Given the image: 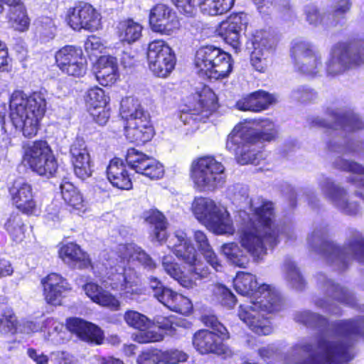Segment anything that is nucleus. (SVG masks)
I'll use <instances>...</instances> for the list:
<instances>
[{"instance_id": "f8f14e48", "label": "nucleus", "mask_w": 364, "mask_h": 364, "mask_svg": "<svg viewBox=\"0 0 364 364\" xmlns=\"http://www.w3.org/2000/svg\"><path fill=\"white\" fill-rule=\"evenodd\" d=\"M24 160L31 169L47 178L53 177L58 169L57 161L46 140L30 141L23 145Z\"/></svg>"}, {"instance_id": "1a4fd4ad", "label": "nucleus", "mask_w": 364, "mask_h": 364, "mask_svg": "<svg viewBox=\"0 0 364 364\" xmlns=\"http://www.w3.org/2000/svg\"><path fill=\"white\" fill-rule=\"evenodd\" d=\"M194 62L198 75L210 80L225 78L232 71L231 55L213 45L200 47L196 53Z\"/></svg>"}, {"instance_id": "5fc2aeb1", "label": "nucleus", "mask_w": 364, "mask_h": 364, "mask_svg": "<svg viewBox=\"0 0 364 364\" xmlns=\"http://www.w3.org/2000/svg\"><path fill=\"white\" fill-rule=\"evenodd\" d=\"M193 309L191 300L182 294L175 296V300L171 305V310L178 312L183 315H188Z\"/></svg>"}, {"instance_id": "f704fd0d", "label": "nucleus", "mask_w": 364, "mask_h": 364, "mask_svg": "<svg viewBox=\"0 0 364 364\" xmlns=\"http://www.w3.org/2000/svg\"><path fill=\"white\" fill-rule=\"evenodd\" d=\"M117 61V58L112 55L98 58L96 78L100 85L108 86L116 82L119 77Z\"/></svg>"}, {"instance_id": "c03bdc74", "label": "nucleus", "mask_w": 364, "mask_h": 364, "mask_svg": "<svg viewBox=\"0 0 364 364\" xmlns=\"http://www.w3.org/2000/svg\"><path fill=\"white\" fill-rule=\"evenodd\" d=\"M291 97L301 104H308L314 102L318 98V93L309 85H298L292 90Z\"/></svg>"}, {"instance_id": "338daca9", "label": "nucleus", "mask_w": 364, "mask_h": 364, "mask_svg": "<svg viewBox=\"0 0 364 364\" xmlns=\"http://www.w3.org/2000/svg\"><path fill=\"white\" fill-rule=\"evenodd\" d=\"M91 114L95 122L101 126L106 124L110 117L109 109L107 108V106L100 109H92Z\"/></svg>"}, {"instance_id": "7ed1b4c3", "label": "nucleus", "mask_w": 364, "mask_h": 364, "mask_svg": "<svg viewBox=\"0 0 364 364\" xmlns=\"http://www.w3.org/2000/svg\"><path fill=\"white\" fill-rule=\"evenodd\" d=\"M363 321H346L327 331L316 345L302 343L293 346L285 355L286 364H346L353 358L350 346L343 337L352 334L364 336Z\"/></svg>"}, {"instance_id": "774afa93", "label": "nucleus", "mask_w": 364, "mask_h": 364, "mask_svg": "<svg viewBox=\"0 0 364 364\" xmlns=\"http://www.w3.org/2000/svg\"><path fill=\"white\" fill-rule=\"evenodd\" d=\"M347 181L357 188L355 195L364 200V178L360 176H352L347 178Z\"/></svg>"}, {"instance_id": "72a5a7b5", "label": "nucleus", "mask_w": 364, "mask_h": 364, "mask_svg": "<svg viewBox=\"0 0 364 364\" xmlns=\"http://www.w3.org/2000/svg\"><path fill=\"white\" fill-rule=\"evenodd\" d=\"M142 218L150 226L152 242L161 243L166 239L168 222L161 212L150 209L143 213Z\"/></svg>"}, {"instance_id": "7c9ffc66", "label": "nucleus", "mask_w": 364, "mask_h": 364, "mask_svg": "<svg viewBox=\"0 0 364 364\" xmlns=\"http://www.w3.org/2000/svg\"><path fill=\"white\" fill-rule=\"evenodd\" d=\"M107 177L111 184L119 189L130 190L132 181L127 166L119 158H114L107 167Z\"/></svg>"}, {"instance_id": "052dcab7", "label": "nucleus", "mask_w": 364, "mask_h": 364, "mask_svg": "<svg viewBox=\"0 0 364 364\" xmlns=\"http://www.w3.org/2000/svg\"><path fill=\"white\" fill-rule=\"evenodd\" d=\"M274 5L284 19L289 20L294 17V11L289 0H275Z\"/></svg>"}, {"instance_id": "a878e982", "label": "nucleus", "mask_w": 364, "mask_h": 364, "mask_svg": "<svg viewBox=\"0 0 364 364\" xmlns=\"http://www.w3.org/2000/svg\"><path fill=\"white\" fill-rule=\"evenodd\" d=\"M70 154L75 176L82 181L90 177L92 168L85 140L77 137L70 145Z\"/></svg>"}, {"instance_id": "bf43d9fd", "label": "nucleus", "mask_w": 364, "mask_h": 364, "mask_svg": "<svg viewBox=\"0 0 364 364\" xmlns=\"http://www.w3.org/2000/svg\"><path fill=\"white\" fill-rule=\"evenodd\" d=\"M215 293L219 296L220 301L223 305L232 307L235 304V296L225 286L221 284L217 286Z\"/></svg>"}, {"instance_id": "4be33fe9", "label": "nucleus", "mask_w": 364, "mask_h": 364, "mask_svg": "<svg viewBox=\"0 0 364 364\" xmlns=\"http://www.w3.org/2000/svg\"><path fill=\"white\" fill-rule=\"evenodd\" d=\"M225 338L212 331L202 329L193 335L192 342L196 350L201 354L229 355L230 350L223 343Z\"/></svg>"}, {"instance_id": "aec40b11", "label": "nucleus", "mask_w": 364, "mask_h": 364, "mask_svg": "<svg viewBox=\"0 0 364 364\" xmlns=\"http://www.w3.org/2000/svg\"><path fill=\"white\" fill-rule=\"evenodd\" d=\"M126 163L136 173L151 179H158L164 175V170L161 163L134 148L127 150Z\"/></svg>"}, {"instance_id": "20e7f679", "label": "nucleus", "mask_w": 364, "mask_h": 364, "mask_svg": "<svg viewBox=\"0 0 364 364\" xmlns=\"http://www.w3.org/2000/svg\"><path fill=\"white\" fill-rule=\"evenodd\" d=\"M233 283L238 294L250 296L249 304L240 306V319L258 335L270 334L272 327L267 315L280 309L277 293L267 284L257 287L255 276L250 273L238 272Z\"/></svg>"}, {"instance_id": "b1692460", "label": "nucleus", "mask_w": 364, "mask_h": 364, "mask_svg": "<svg viewBox=\"0 0 364 364\" xmlns=\"http://www.w3.org/2000/svg\"><path fill=\"white\" fill-rule=\"evenodd\" d=\"M13 203L17 209L26 215H35L36 202L33 198L31 185L23 179H18L9 188Z\"/></svg>"}, {"instance_id": "9b49d317", "label": "nucleus", "mask_w": 364, "mask_h": 364, "mask_svg": "<svg viewBox=\"0 0 364 364\" xmlns=\"http://www.w3.org/2000/svg\"><path fill=\"white\" fill-rule=\"evenodd\" d=\"M225 167L212 156L198 159L192 164L191 178L200 191H211L225 181Z\"/></svg>"}, {"instance_id": "a19ab883", "label": "nucleus", "mask_w": 364, "mask_h": 364, "mask_svg": "<svg viewBox=\"0 0 364 364\" xmlns=\"http://www.w3.org/2000/svg\"><path fill=\"white\" fill-rule=\"evenodd\" d=\"M4 228L15 241H21L24 237L26 225L21 214L13 212L7 218Z\"/></svg>"}, {"instance_id": "e2e57ef3", "label": "nucleus", "mask_w": 364, "mask_h": 364, "mask_svg": "<svg viewBox=\"0 0 364 364\" xmlns=\"http://www.w3.org/2000/svg\"><path fill=\"white\" fill-rule=\"evenodd\" d=\"M297 320L306 324L315 326H320L326 322L325 319L318 314L309 311L301 313Z\"/></svg>"}, {"instance_id": "c9c22d12", "label": "nucleus", "mask_w": 364, "mask_h": 364, "mask_svg": "<svg viewBox=\"0 0 364 364\" xmlns=\"http://www.w3.org/2000/svg\"><path fill=\"white\" fill-rule=\"evenodd\" d=\"M86 295L95 303L112 310H117L120 306L119 300L94 282H87L83 286Z\"/></svg>"}, {"instance_id": "0e129e2a", "label": "nucleus", "mask_w": 364, "mask_h": 364, "mask_svg": "<svg viewBox=\"0 0 364 364\" xmlns=\"http://www.w3.org/2000/svg\"><path fill=\"white\" fill-rule=\"evenodd\" d=\"M178 294H179L173 291L171 289L164 287L159 294V295L156 296L155 297L161 304L171 309V305H173V303L175 300V296H178Z\"/></svg>"}, {"instance_id": "6e6d98bb", "label": "nucleus", "mask_w": 364, "mask_h": 364, "mask_svg": "<svg viewBox=\"0 0 364 364\" xmlns=\"http://www.w3.org/2000/svg\"><path fill=\"white\" fill-rule=\"evenodd\" d=\"M63 325L53 318H47L41 331L48 333V339L55 340V337L61 332Z\"/></svg>"}, {"instance_id": "37998d69", "label": "nucleus", "mask_w": 364, "mask_h": 364, "mask_svg": "<svg viewBox=\"0 0 364 364\" xmlns=\"http://www.w3.org/2000/svg\"><path fill=\"white\" fill-rule=\"evenodd\" d=\"M59 257L73 268H87L91 264L90 259L85 252H59Z\"/></svg>"}, {"instance_id": "49530a36", "label": "nucleus", "mask_w": 364, "mask_h": 364, "mask_svg": "<svg viewBox=\"0 0 364 364\" xmlns=\"http://www.w3.org/2000/svg\"><path fill=\"white\" fill-rule=\"evenodd\" d=\"M16 319L12 310L10 308H5L0 313V332L2 334L16 332Z\"/></svg>"}, {"instance_id": "603ef678", "label": "nucleus", "mask_w": 364, "mask_h": 364, "mask_svg": "<svg viewBox=\"0 0 364 364\" xmlns=\"http://www.w3.org/2000/svg\"><path fill=\"white\" fill-rule=\"evenodd\" d=\"M350 250H364V237L363 235L355 229H350L345 242Z\"/></svg>"}, {"instance_id": "6e6552de", "label": "nucleus", "mask_w": 364, "mask_h": 364, "mask_svg": "<svg viewBox=\"0 0 364 364\" xmlns=\"http://www.w3.org/2000/svg\"><path fill=\"white\" fill-rule=\"evenodd\" d=\"M119 113L126 122L124 134L129 141L144 144L152 139L154 130L150 114L138 100L132 97L122 99Z\"/></svg>"}, {"instance_id": "69168bd1", "label": "nucleus", "mask_w": 364, "mask_h": 364, "mask_svg": "<svg viewBox=\"0 0 364 364\" xmlns=\"http://www.w3.org/2000/svg\"><path fill=\"white\" fill-rule=\"evenodd\" d=\"M54 364H76L74 357L66 351H56L51 354Z\"/></svg>"}, {"instance_id": "f3484780", "label": "nucleus", "mask_w": 364, "mask_h": 364, "mask_svg": "<svg viewBox=\"0 0 364 364\" xmlns=\"http://www.w3.org/2000/svg\"><path fill=\"white\" fill-rule=\"evenodd\" d=\"M55 58L57 66L68 75L80 77L86 73V58L80 48L65 46L55 53Z\"/></svg>"}, {"instance_id": "09e8293b", "label": "nucleus", "mask_w": 364, "mask_h": 364, "mask_svg": "<svg viewBox=\"0 0 364 364\" xmlns=\"http://www.w3.org/2000/svg\"><path fill=\"white\" fill-rule=\"evenodd\" d=\"M124 318L129 326L138 329L139 331L151 325V321L146 316L135 311H127Z\"/></svg>"}, {"instance_id": "e433bc0d", "label": "nucleus", "mask_w": 364, "mask_h": 364, "mask_svg": "<svg viewBox=\"0 0 364 364\" xmlns=\"http://www.w3.org/2000/svg\"><path fill=\"white\" fill-rule=\"evenodd\" d=\"M304 13L306 21L313 27L321 26L325 29L336 27L330 18L329 12L321 11L318 7L314 4L306 5L304 8Z\"/></svg>"}, {"instance_id": "393cba45", "label": "nucleus", "mask_w": 364, "mask_h": 364, "mask_svg": "<svg viewBox=\"0 0 364 364\" xmlns=\"http://www.w3.org/2000/svg\"><path fill=\"white\" fill-rule=\"evenodd\" d=\"M328 223L323 219L315 220L306 237L309 247L311 250H342L337 242L328 237Z\"/></svg>"}, {"instance_id": "c85d7f7f", "label": "nucleus", "mask_w": 364, "mask_h": 364, "mask_svg": "<svg viewBox=\"0 0 364 364\" xmlns=\"http://www.w3.org/2000/svg\"><path fill=\"white\" fill-rule=\"evenodd\" d=\"M41 283L46 301L53 305H60L63 298L70 289L66 280L55 273L48 274Z\"/></svg>"}, {"instance_id": "680f3d73", "label": "nucleus", "mask_w": 364, "mask_h": 364, "mask_svg": "<svg viewBox=\"0 0 364 364\" xmlns=\"http://www.w3.org/2000/svg\"><path fill=\"white\" fill-rule=\"evenodd\" d=\"M181 13L193 16L196 10V0H171Z\"/></svg>"}, {"instance_id": "473e14b6", "label": "nucleus", "mask_w": 364, "mask_h": 364, "mask_svg": "<svg viewBox=\"0 0 364 364\" xmlns=\"http://www.w3.org/2000/svg\"><path fill=\"white\" fill-rule=\"evenodd\" d=\"M274 100L273 95L259 90L238 100L235 106L241 111L259 112L267 109Z\"/></svg>"}, {"instance_id": "a211bd4d", "label": "nucleus", "mask_w": 364, "mask_h": 364, "mask_svg": "<svg viewBox=\"0 0 364 364\" xmlns=\"http://www.w3.org/2000/svg\"><path fill=\"white\" fill-rule=\"evenodd\" d=\"M66 20L75 31L82 29L89 31L97 30L100 26V15L90 4L80 1L69 9Z\"/></svg>"}, {"instance_id": "6ab92c4d", "label": "nucleus", "mask_w": 364, "mask_h": 364, "mask_svg": "<svg viewBox=\"0 0 364 364\" xmlns=\"http://www.w3.org/2000/svg\"><path fill=\"white\" fill-rule=\"evenodd\" d=\"M267 252H204L206 262L216 271L223 267V261L233 266L245 268L250 262V257L256 262L262 259Z\"/></svg>"}, {"instance_id": "c756f323", "label": "nucleus", "mask_w": 364, "mask_h": 364, "mask_svg": "<svg viewBox=\"0 0 364 364\" xmlns=\"http://www.w3.org/2000/svg\"><path fill=\"white\" fill-rule=\"evenodd\" d=\"M172 321L170 318L158 316L156 318V324L151 321L149 327L141 329L132 335L134 341L139 343H148L158 342L163 340L164 331L172 327Z\"/></svg>"}, {"instance_id": "423d86ee", "label": "nucleus", "mask_w": 364, "mask_h": 364, "mask_svg": "<svg viewBox=\"0 0 364 364\" xmlns=\"http://www.w3.org/2000/svg\"><path fill=\"white\" fill-rule=\"evenodd\" d=\"M276 134L274 123L267 119L260 120L255 127L240 124L228 136L226 149L235 156L240 164H255L259 152L257 145L271 141Z\"/></svg>"}, {"instance_id": "4d7b16f0", "label": "nucleus", "mask_w": 364, "mask_h": 364, "mask_svg": "<svg viewBox=\"0 0 364 364\" xmlns=\"http://www.w3.org/2000/svg\"><path fill=\"white\" fill-rule=\"evenodd\" d=\"M203 323L210 327L217 333L220 334L223 338H228V333L226 328L218 321V318L213 315L203 316L202 318Z\"/></svg>"}, {"instance_id": "8fccbe9b", "label": "nucleus", "mask_w": 364, "mask_h": 364, "mask_svg": "<svg viewBox=\"0 0 364 364\" xmlns=\"http://www.w3.org/2000/svg\"><path fill=\"white\" fill-rule=\"evenodd\" d=\"M286 278L293 287L301 289L304 286V281L299 270L294 262L287 261L284 264Z\"/></svg>"}, {"instance_id": "ea45409f", "label": "nucleus", "mask_w": 364, "mask_h": 364, "mask_svg": "<svg viewBox=\"0 0 364 364\" xmlns=\"http://www.w3.org/2000/svg\"><path fill=\"white\" fill-rule=\"evenodd\" d=\"M117 31L120 41L131 44L141 38L142 26L132 19H128L119 23Z\"/></svg>"}, {"instance_id": "f257e3e1", "label": "nucleus", "mask_w": 364, "mask_h": 364, "mask_svg": "<svg viewBox=\"0 0 364 364\" xmlns=\"http://www.w3.org/2000/svg\"><path fill=\"white\" fill-rule=\"evenodd\" d=\"M290 53L294 66L300 73L316 76L325 71L328 76L335 77L364 64V38L355 37L333 45L325 67L321 53L309 41H293Z\"/></svg>"}, {"instance_id": "de8ad7c7", "label": "nucleus", "mask_w": 364, "mask_h": 364, "mask_svg": "<svg viewBox=\"0 0 364 364\" xmlns=\"http://www.w3.org/2000/svg\"><path fill=\"white\" fill-rule=\"evenodd\" d=\"M333 167L342 171L349 172L357 175H364V166L353 161L338 157L333 163Z\"/></svg>"}, {"instance_id": "39448f33", "label": "nucleus", "mask_w": 364, "mask_h": 364, "mask_svg": "<svg viewBox=\"0 0 364 364\" xmlns=\"http://www.w3.org/2000/svg\"><path fill=\"white\" fill-rule=\"evenodd\" d=\"M326 114L332 122L319 116H311L307 122L311 127L324 128L328 149L331 152L364 157V141L348 138L346 133L364 128V122L353 110L328 108Z\"/></svg>"}, {"instance_id": "bb28decb", "label": "nucleus", "mask_w": 364, "mask_h": 364, "mask_svg": "<svg viewBox=\"0 0 364 364\" xmlns=\"http://www.w3.org/2000/svg\"><path fill=\"white\" fill-rule=\"evenodd\" d=\"M199 109L183 110L180 115V120L183 124L191 125L193 129L198 128V122L203 121L209 114L218 108L217 98L214 92L209 90L208 96L200 95L198 101Z\"/></svg>"}, {"instance_id": "f03ea898", "label": "nucleus", "mask_w": 364, "mask_h": 364, "mask_svg": "<svg viewBox=\"0 0 364 364\" xmlns=\"http://www.w3.org/2000/svg\"><path fill=\"white\" fill-rule=\"evenodd\" d=\"M228 194L232 203L237 205L249 204L252 215L245 211L240 212L243 221L241 244L246 250H268L274 249L279 243L280 230L274 226V211L273 203L260 198L248 200L249 192L247 186L236 183L228 188ZM282 234L288 235L287 228H282Z\"/></svg>"}, {"instance_id": "4c0bfd02", "label": "nucleus", "mask_w": 364, "mask_h": 364, "mask_svg": "<svg viewBox=\"0 0 364 364\" xmlns=\"http://www.w3.org/2000/svg\"><path fill=\"white\" fill-rule=\"evenodd\" d=\"M235 1V0H196V6H198L203 14L217 16L228 11L233 6Z\"/></svg>"}, {"instance_id": "a18cd8bd", "label": "nucleus", "mask_w": 364, "mask_h": 364, "mask_svg": "<svg viewBox=\"0 0 364 364\" xmlns=\"http://www.w3.org/2000/svg\"><path fill=\"white\" fill-rule=\"evenodd\" d=\"M86 102L92 109H100L107 105L109 97L102 88L94 87L88 90Z\"/></svg>"}, {"instance_id": "dca6fc26", "label": "nucleus", "mask_w": 364, "mask_h": 364, "mask_svg": "<svg viewBox=\"0 0 364 364\" xmlns=\"http://www.w3.org/2000/svg\"><path fill=\"white\" fill-rule=\"evenodd\" d=\"M250 43L253 49L250 55L251 64L257 71L263 73L275 51V38L269 32L260 31L252 36Z\"/></svg>"}, {"instance_id": "58836bf2", "label": "nucleus", "mask_w": 364, "mask_h": 364, "mask_svg": "<svg viewBox=\"0 0 364 364\" xmlns=\"http://www.w3.org/2000/svg\"><path fill=\"white\" fill-rule=\"evenodd\" d=\"M62 198L68 205L76 210L85 206V201L80 191L70 182L63 180L60 184Z\"/></svg>"}, {"instance_id": "5701e85b", "label": "nucleus", "mask_w": 364, "mask_h": 364, "mask_svg": "<svg viewBox=\"0 0 364 364\" xmlns=\"http://www.w3.org/2000/svg\"><path fill=\"white\" fill-rule=\"evenodd\" d=\"M247 24V18L246 14L244 12L232 14L225 21L220 23L218 33L226 43L237 50L241 45L242 31L245 29Z\"/></svg>"}, {"instance_id": "4468645a", "label": "nucleus", "mask_w": 364, "mask_h": 364, "mask_svg": "<svg viewBox=\"0 0 364 364\" xmlns=\"http://www.w3.org/2000/svg\"><path fill=\"white\" fill-rule=\"evenodd\" d=\"M317 183L325 198L340 212L348 215H355L358 213V204L350 200L347 190L336 183L333 179L321 174Z\"/></svg>"}, {"instance_id": "ddd939ff", "label": "nucleus", "mask_w": 364, "mask_h": 364, "mask_svg": "<svg viewBox=\"0 0 364 364\" xmlns=\"http://www.w3.org/2000/svg\"><path fill=\"white\" fill-rule=\"evenodd\" d=\"M146 55L149 70L157 77H167L175 68L176 58L174 51L164 41L151 42Z\"/></svg>"}, {"instance_id": "9d476101", "label": "nucleus", "mask_w": 364, "mask_h": 364, "mask_svg": "<svg viewBox=\"0 0 364 364\" xmlns=\"http://www.w3.org/2000/svg\"><path fill=\"white\" fill-rule=\"evenodd\" d=\"M196 218L218 235L233 234L234 228L229 213L208 198H196L193 203Z\"/></svg>"}, {"instance_id": "864d4df0", "label": "nucleus", "mask_w": 364, "mask_h": 364, "mask_svg": "<svg viewBox=\"0 0 364 364\" xmlns=\"http://www.w3.org/2000/svg\"><path fill=\"white\" fill-rule=\"evenodd\" d=\"M138 364H159L161 363V350L150 349L141 352L136 360Z\"/></svg>"}, {"instance_id": "0eeeda50", "label": "nucleus", "mask_w": 364, "mask_h": 364, "mask_svg": "<svg viewBox=\"0 0 364 364\" xmlns=\"http://www.w3.org/2000/svg\"><path fill=\"white\" fill-rule=\"evenodd\" d=\"M46 107V96L41 92H34L27 96L23 91L16 90L10 97L11 120L26 138L36 135Z\"/></svg>"}, {"instance_id": "3c124183", "label": "nucleus", "mask_w": 364, "mask_h": 364, "mask_svg": "<svg viewBox=\"0 0 364 364\" xmlns=\"http://www.w3.org/2000/svg\"><path fill=\"white\" fill-rule=\"evenodd\" d=\"M188 359V355L179 350L171 349L165 351L161 350V363L164 364H176L185 362Z\"/></svg>"}, {"instance_id": "412c9836", "label": "nucleus", "mask_w": 364, "mask_h": 364, "mask_svg": "<svg viewBox=\"0 0 364 364\" xmlns=\"http://www.w3.org/2000/svg\"><path fill=\"white\" fill-rule=\"evenodd\" d=\"M149 24L154 32L170 36L180 27L176 13L170 6L158 4L149 12Z\"/></svg>"}, {"instance_id": "2eb2a0df", "label": "nucleus", "mask_w": 364, "mask_h": 364, "mask_svg": "<svg viewBox=\"0 0 364 364\" xmlns=\"http://www.w3.org/2000/svg\"><path fill=\"white\" fill-rule=\"evenodd\" d=\"M198 252H173L167 255L164 256L162 264L165 271L171 277L178 280L180 284L185 287H192L193 284L191 282H187L183 279L181 269L178 264L174 262V255L178 259L183 260L186 263L193 265V269L195 278L205 277L208 274V269L200 268V262L198 260Z\"/></svg>"}, {"instance_id": "13d9d810", "label": "nucleus", "mask_w": 364, "mask_h": 364, "mask_svg": "<svg viewBox=\"0 0 364 364\" xmlns=\"http://www.w3.org/2000/svg\"><path fill=\"white\" fill-rule=\"evenodd\" d=\"M85 50L89 55L97 57V54L100 53L104 48L100 38L95 36H89L85 42Z\"/></svg>"}, {"instance_id": "cd10ccee", "label": "nucleus", "mask_w": 364, "mask_h": 364, "mask_svg": "<svg viewBox=\"0 0 364 364\" xmlns=\"http://www.w3.org/2000/svg\"><path fill=\"white\" fill-rule=\"evenodd\" d=\"M66 326L82 341L101 344L104 339V333L97 326L83 319L70 318L67 320Z\"/></svg>"}, {"instance_id": "79ce46f5", "label": "nucleus", "mask_w": 364, "mask_h": 364, "mask_svg": "<svg viewBox=\"0 0 364 364\" xmlns=\"http://www.w3.org/2000/svg\"><path fill=\"white\" fill-rule=\"evenodd\" d=\"M353 6V0H333L331 7L330 18L335 26H343L346 21V15Z\"/></svg>"}, {"instance_id": "2f4dec72", "label": "nucleus", "mask_w": 364, "mask_h": 364, "mask_svg": "<svg viewBox=\"0 0 364 364\" xmlns=\"http://www.w3.org/2000/svg\"><path fill=\"white\" fill-rule=\"evenodd\" d=\"M9 8V18L15 30L25 31L28 28L30 21L21 0H0V14Z\"/></svg>"}]
</instances>
